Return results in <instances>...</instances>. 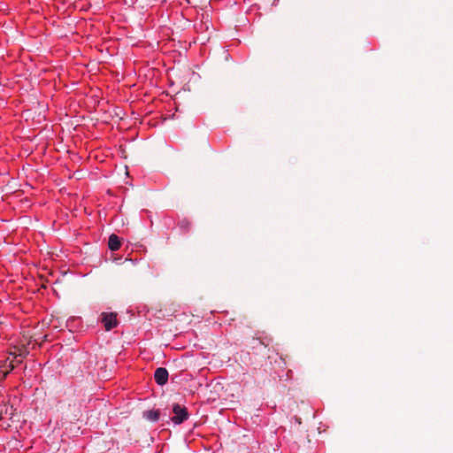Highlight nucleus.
Masks as SVG:
<instances>
[{"instance_id": "nucleus-1", "label": "nucleus", "mask_w": 453, "mask_h": 453, "mask_svg": "<svg viewBox=\"0 0 453 453\" xmlns=\"http://www.w3.org/2000/svg\"><path fill=\"white\" fill-rule=\"evenodd\" d=\"M173 416L171 418V420L174 425L182 424L189 417L187 408L179 403L173 405Z\"/></svg>"}, {"instance_id": "nucleus-2", "label": "nucleus", "mask_w": 453, "mask_h": 453, "mask_svg": "<svg viewBox=\"0 0 453 453\" xmlns=\"http://www.w3.org/2000/svg\"><path fill=\"white\" fill-rule=\"evenodd\" d=\"M101 321L106 331H111L118 326L117 314L113 312H103Z\"/></svg>"}, {"instance_id": "nucleus-3", "label": "nucleus", "mask_w": 453, "mask_h": 453, "mask_svg": "<svg viewBox=\"0 0 453 453\" xmlns=\"http://www.w3.org/2000/svg\"><path fill=\"white\" fill-rule=\"evenodd\" d=\"M168 371L165 367H158L154 372V379L157 384L164 386L168 381Z\"/></svg>"}, {"instance_id": "nucleus-4", "label": "nucleus", "mask_w": 453, "mask_h": 453, "mask_svg": "<svg viewBox=\"0 0 453 453\" xmlns=\"http://www.w3.org/2000/svg\"><path fill=\"white\" fill-rule=\"evenodd\" d=\"M108 247L111 251L119 250L121 247V242L118 235L112 234L109 237Z\"/></svg>"}, {"instance_id": "nucleus-5", "label": "nucleus", "mask_w": 453, "mask_h": 453, "mask_svg": "<svg viewBox=\"0 0 453 453\" xmlns=\"http://www.w3.org/2000/svg\"><path fill=\"white\" fill-rule=\"evenodd\" d=\"M142 417L150 422H157L160 418V411L158 410L145 411Z\"/></svg>"}, {"instance_id": "nucleus-6", "label": "nucleus", "mask_w": 453, "mask_h": 453, "mask_svg": "<svg viewBox=\"0 0 453 453\" xmlns=\"http://www.w3.org/2000/svg\"><path fill=\"white\" fill-rule=\"evenodd\" d=\"M3 414L10 415V416L12 415V411H11V412L8 411V406L6 404L0 405V415H3Z\"/></svg>"}]
</instances>
